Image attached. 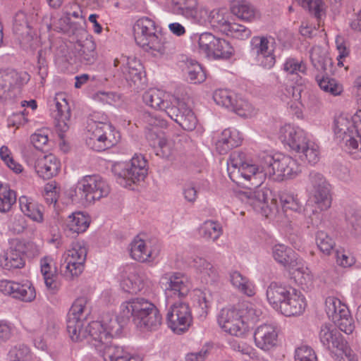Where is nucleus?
Listing matches in <instances>:
<instances>
[{
	"label": "nucleus",
	"instance_id": "obj_1",
	"mask_svg": "<svg viewBox=\"0 0 361 361\" xmlns=\"http://www.w3.org/2000/svg\"><path fill=\"white\" fill-rule=\"evenodd\" d=\"M230 178L238 183V176L248 181L251 185H261L267 178L274 181H283L295 178L301 172L297 160L288 155L268 153L260 154L257 159L242 161L240 154L233 153L228 161Z\"/></svg>",
	"mask_w": 361,
	"mask_h": 361
},
{
	"label": "nucleus",
	"instance_id": "obj_2",
	"mask_svg": "<svg viewBox=\"0 0 361 361\" xmlns=\"http://www.w3.org/2000/svg\"><path fill=\"white\" fill-rule=\"evenodd\" d=\"M261 315L262 311L257 309L253 303L243 301L235 305L221 308L216 316V321L224 332L244 338Z\"/></svg>",
	"mask_w": 361,
	"mask_h": 361
},
{
	"label": "nucleus",
	"instance_id": "obj_3",
	"mask_svg": "<svg viewBox=\"0 0 361 361\" xmlns=\"http://www.w3.org/2000/svg\"><path fill=\"white\" fill-rule=\"evenodd\" d=\"M267 298L274 309L286 317L300 316L307 307V299L300 290L275 282L268 286Z\"/></svg>",
	"mask_w": 361,
	"mask_h": 361
},
{
	"label": "nucleus",
	"instance_id": "obj_4",
	"mask_svg": "<svg viewBox=\"0 0 361 361\" xmlns=\"http://www.w3.org/2000/svg\"><path fill=\"white\" fill-rule=\"evenodd\" d=\"M334 132L354 159L361 158V110L357 111L350 118L343 115L336 117Z\"/></svg>",
	"mask_w": 361,
	"mask_h": 361
},
{
	"label": "nucleus",
	"instance_id": "obj_5",
	"mask_svg": "<svg viewBox=\"0 0 361 361\" xmlns=\"http://www.w3.org/2000/svg\"><path fill=\"white\" fill-rule=\"evenodd\" d=\"M91 311L90 301L87 297H79L72 304L67 315L66 329L73 341L84 340L87 334L84 326Z\"/></svg>",
	"mask_w": 361,
	"mask_h": 361
},
{
	"label": "nucleus",
	"instance_id": "obj_6",
	"mask_svg": "<svg viewBox=\"0 0 361 361\" xmlns=\"http://www.w3.org/2000/svg\"><path fill=\"white\" fill-rule=\"evenodd\" d=\"M165 39L161 30H158L155 23L147 17L137 20V45L145 51H161Z\"/></svg>",
	"mask_w": 361,
	"mask_h": 361
},
{
	"label": "nucleus",
	"instance_id": "obj_7",
	"mask_svg": "<svg viewBox=\"0 0 361 361\" xmlns=\"http://www.w3.org/2000/svg\"><path fill=\"white\" fill-rule=\"evenodd\" d=\"M110 190L109 185L101 176H85L77 183L75 196L78 200L91 203L106 197Z\"/></svg>",
	"mask_w": 361,
	"mask_h": 361
},
{
	"label": "nucleus",
	"instance_id": "obj_8",
	"mask_svg": "<svg viewBox=\"0 0 361 361\" xmlns=\"http://www.w3.org/2000/svg\"><path fill=\"white\" fill-rule=\"evenodd\" d=\"M111 125L106 123L92 122L87 127V145L92 149L101 152L115 145L119 136Z\"/></svg>",
	"mask_w": 361,
	"mask_h": 361
},
{
	"label": "nucleus",
	"instance_id": "obj_9",
	"mask_svg": "<svg viewBox=\"0 0 361 361\" xmlns=\"http://www.w3.org/2000/svg\"><path fill=\"white\" fill-rule=\"evenodd\" d=\"M310 183L307 207H314L313 213L328 209L331 204L330 185L322 174L315 171L310 173Z\"/></svg>",
	"mask_w": 361,
	"mask_h": 361
},
{
	"label": "nucleus",
	"instance_id": "obj_10",
	"mask_svg": "<svg viewBox=\"0 0 361 361\" xmlns=\"http://www.w3.org/2000/svg\"><path fill=\"white\" fill-rule=\"evenodd\" d=\"M160 284L167 303L186 298L192 288L190 280L180 272L164 274L161 277Z\"/></svg>",
	"mask_w": 361,
	"mask_h": 361
},
{
	"label": "nucleus",
	"instance_id": "obj_11",
	"mask_svg": "<svg viewBox=\"0 0 361 361\" xmlns=\"http://www.w3.org/2000/svg\"><path fill=\"white\" fill-rule=\"evenodd\" d=\"M169 8L173 14L200 24L209 22L212 16L214 18L219 13L215 9L209 12L206 7L200 5L198 0H171Z\"/></svg>",
	"mask_w": 361,
	"mask_h": 361
},
{
	"label": "nucleus",
	"instance_id": "obj_12",
	"mask_svg": "<svg viewBox=\"0 0 361 361\" xmlns=\"http://www.w3.org/2000/svg\"><path fill=\"white\" fill-rule=\"evenodd\" d=\"M276 42L271 35L255 36L250 41V51L259 66L266 69L273 68L276 62Z\"/></svg>",
	"mask_w": 361,
	"mask_h": 361
},
{
	"label": "nucleus",
	"instance_id": "obj_13",
	"mask_svg": "<svg viewBox=\"0 0 361 361\" xmlns=\"http://www.w3.org/2000/svg\"><path fill=\"white\" fill-rule=\"evenodd\" d=\"M166 319L169 328L175 334L186 332L193 320L189 304L183 301L173 302L169 307Z\"/></svg>",
	"mask_w": 361,
	"mask_h": 361
},
{
	"label": "nucleus",
	"instance_id": "obj_14",
	"mask_svg": "<svg viewBox=\"0 0 361 361\" xmlns=\"http://www.w3.org/2000/svg\"><path fill=\"white\" fill-rule=\"evenodd\" d=\"M162 322L158 308L151 302L137 298V330L142 332L157 331Z\"/></svg>",
	"mask_w": 361,
	"mask_h": 361
},
{
	"label": "nucleus",
	"instance_id": "obj_15",
	"mask_svg": "<svg viewBox=\"0 0 361 361\" xmlns=\"http://www.w3.org/2000/svg\"><path fill=\"white\" fill-rule=\"evenodd\" d=\"M87 250L83 243L75 242L63 255L61 271L68 279L78 277L84 270Z\"/></svg>",
	"mask_w": 361,
	"mask_h": 361
},
{
	"label": "nucleus",
	"instance_id": "obj_16",
	"mask_svg": "<svg viewBox=\"0 0 361 361\" xmlns=\"http://www.w3.org/2000/svg\"><path fill=\"white\" fill-rule=\"evenodd\" d=\"M25 245L23 243H17L14 247H11L6 253L0 259V265L4 269L11 270L13 269H20L24 267L25 261L23 256L27 257H34L39 254V250L35 244H28L27 248L32 249L34 252H29L25 251L23 248Z\"/></svg>",
	"mask_w": 361,
	"mask_h": 361
},
{
	"label": "nucleus",
	"instance_id": "obj_17",
	"mask_svg": "<svg viewBox=\"0 0 361 361\" xmlns=\"http://www.w3.org/2000/svg\"><path fill=\"white\" fill-rule=\"evenodd\" d=\"M279 139L291 151L297 152L301 149L310 137L308 133L300 126L288 123L280 128Z\"/></svg>",
	"mask_w": 361,
	"mask_h": 361
},
{
	"label": "nucleus",
	"instance_id": "obj_18",
	"mask_svg": "<svg viewBox=\"0 0 361 361\" xmlns=\"http://www.w3.org/2000/svg\"><path fill=\"white\" fill-rule=\"evenodd\" d=\"M30 75L26 72H17L13 70L0 72V102L11 99L15 88L26 84Z\"/></svg>",
	"mask_w": 361,
	"mask_h": 361
},
{
	"label": "nucleus",
	"instance_id": "obj_19",
	"mask_svg": "<svg viewBox=\"0 0 361 361\" xmlns=\"http://www.w3.org/2000/svg\"><path fill=\"white\" fill-rule=\"evenodd\" d=\"M0 291L6 295L23 302H31L36 297L32 284L29 281L23 283L14 281H0Z\"/></svg>",
	"mask_w": 361,
	"mask_h": 361
},
{
	"label": "nucleus",
	"instance_id": "obj_20",
	"mask_svg": "<svg viewBox=\"0 0 361 361\" xmlns=\"http://www.w3.org/2000/svg\"><path fill=\"white\" fill-rule=\"evenodd\" d=\"M255 346L264 352L275 348L279 343V329L271 324H262L258 326L253 334Z\"/></svg>",
	"mask_w": 361,
	"mask_h": 361
},
{
	"label": "nucleus",
	"instance_id": "obj_21",
	"mask_svg": "<svg viewBox=\"0 0 361 361\" xmlns=\"http://www.w3.org/2000/svg\"><path fill=\"white\" fill-rule=\"evenodd\" d=\"M219 13L215 14L214 18L213 16L211 18L209 23L217 27L219 30L229 37L238 39L246 40L252 35L251 30L243 25L230 22L224 19L219 10H216Z\"/></svg>",
	"mask_w": 361,
	"mask_h": 361
},
{
	"label": "nucleus",
	"instance_id": "obj_22",
	"mask_svg": "<svg viewBox=\"0 0 361 361\" xmlns=\"http://www.w3.org/2000/svg\"><path fill=\"white\" fill-rule=\"evenodd\" d=\"M179 99L159 89H150L143 95V101L153 109L164 111L169 116V111L176 106Z\"/></svg>",
	"mask_w": 361,
	"mask_h": 361
},
{
	"label": "nucleus",
	"instance_id": "obj_23",
	"mask_svg": "<svg viewBox=\"0 0 361 361\" xmlns=\"http://www.w3.org/2000/svg\"><path fill=\"white\" fill-rule=\"evenodd\" d=\"M159 245L156 239L144 233L137 235V262H153L159 255Z\"/></svg>",
	"mask_w": 361,
	"mask_h": 361
},
{
	"label": "nucleus",
	"instance_id": "obj_24",
	"mask_svg": "<svg viewBox=\"0 0 361 361\" xmlns=\"http://www.w3.org/2000/svg\"><path fill=\"white\" fill-rule=\"evenodd\" d=\"M176 106H173V109L169 111V116L180 125L185 130H192L195 128L197 120L186 104L182 101H176Z\"/></svg>",
	"mask_w": 361,
	"mask_h": 361
},
{
	"label": "nucleus",
	"instance_id": "obj_25",
	"mask_svg": "<svg viewBox=\"0 0 361 361\" xmlns=\"http://www.w3.org/2000/svg\"><path fill=\"white\" fill-rule=\"evenodd\" d=\"M147 137L150 145L155 149L157 156L170 159L176 154L174 143L166 139L164 132L157 128L152 129Z\"/></svg>",
	"mask_w": 361,
	"mask_h": 361
},
{
	"label": "nucleus",
	"instance_id": "obj_26",
	"mask_svg": "<svg viewBox=\"0 0 361 361\" xmlns=\"http://www.w3.org/2000/svg\"><path fill=\"white\" fill-rule=\"evenodd\" d=\"M54 100L55 109L53 111V116L56 121V127L59 131V136L62 139L63 133L69 128L67 122L71 118V109L63 94H57Z\"/></svg>",
	"mask_w": 361,
	"mask_h": 361
},
{
	"label": "nucleus",
	"instance_id": "obj_27",
	"mask_svg": "<svg viewBox=\"0 0 361 361\" xmlns=\"http://www.w3.org/2000/svg\"><path fill=\"white\" fill-rule=\"evenodd\" d=\"M73 54L75 63L84 65H92L97 59L96 44L92 39L86 38L83 41L77 42L74 45Z\"/></svg>",
	"mask_w": 361,
	"mask_h": 361
},
{
	"label": "nucleus",
	"instance_id": "obj_28",
	"mask_svg": "<svg viewBox=\"0 0 361 361\" xmlns=\"http://www.w3.org/2000/svg\"><path fill=\"white\" fill-rule=\"evenodd\" d=\"M268 190L264 188H256L253 191L245 192L246 202L257 212H260L266 217L271 216V211L268 209L267 199Z\"/></svg>",
	"mask_w": 361,
	"mask_h": 361
},
{
	"label": "nucleus",
	"instance_id": "obj_29",
	"mask_svg": "<svg viewBox=\"0 0 361 361\" xmlns=\"http://www.w3.org/2000/svg\"><path fill=\"white\" fill-rule=\"evenodd\" d=\"M135 157H133L131 161H133ZM133 162L130 164L121 162L115 164L112 167V171L115 176H116L117 183L123 187L133 190H134L133 185L135 184V171L133 170Z\"/></svg>",
	"mask_w": 361,
	"mask_h": 361
},
{
	"label": "nucleus",
	"instance_id": "obj_30",
	"mask_svg": "<svg viewBox=\"0 0 361 361\" xmlns=\"http://www.w3.org/2000/svg\"><path fill=\"white\" fill-rule=\"evenodd\" d=\"M60 161L52 154L39 158L35 164V171L44 179H49L56 176L60 169Z\"/></svg>",
	"mask_w": 361,
	"mask_h": 361
},
{
	"label": "nucleus",
	"instance_id": "obj_31",
	"mask_svg": "<svg viewBox=\"0 0 361 361\" xmlns=\"http://www.w3.org/2000/svg\"><path fill=\"white\" fill-rule=\"evenodd\" d=\"M84 330L87 331L84 339L88 338V342L96 349L102 347L104 344H106L108 340L111 339L109 333L104 329L102 324L98 321L89 323Z\"/></svg>",
	"mask_w": 361,
	"mask_h": 361
},
{
	"label": "nucleus",
	"instance_id": "obj_32",
	"mask_svg": "<svg viewBox=\"0 0 361 361\" xmlns=\"http://www.w3.org/2000/svg\"><path fill=\"white\" fill-rule=\"evenodd\" d=\"M243 135L236 129H225L220 139L216 144V147L219 154H226L230 149L241 145L243 142Z\"/></svg>",
	"mask_w": 361,
	"mask_h": 361
},
{
	"label": "nucleus",
	"instance_id": "obj_33",
	"mask_svg": "<svg viewBox=\"0 0 361 361\" xmlns=\"http://www.w3.org/2000/svg\"><path fill=\"white\" fill-rule=\"evenodd\" d=\"M291 277L302 289H308L313 286L314 276L300 258L293 268L288 270Z\"/></svg>",
	"mask_w": 361,
	"mask_h": 361
},
{
	"label": "nucleus",
	"instance_id": "obj_34",
	"mask_svg": "<svg viewBox=\"0 0 361 361\" xmlns=\"http://www.w3.org/2000/svg\"><path fill=\"white\" fill-rule=\"evenodd\" d=\"M319 336L322 345L331 353L345 342L342 336L330 324L322 326Z\"/></svg>",
	"mask_w": 361,
	"mask_h": 361
},
{
	"label": "nucleus",
	"instance_id": "obj_35",
	"mask_svg": "<svg viewBox=\"0 0 361 361\" xmlns=\"http://www.w3.org/2000/svg\"><path fill=\"white\" fill-rule=\"evenodd\" d=\"M272 256L278 263L282 264L288 271L293 268L300 259L291 248L283 244H278L273 247Z\"/></svg>",
	"mask_w": 361,
	"mask_h": 361
},
{
	"label": "nucleus",
	"instance_id": "obj_36",
	"mask_svg": "<svg viewBox=\"0 0 361 361\" xmlns=\"http://www.w3.org/2000/svg\"><path fill=\"white\" fill-rule=\"evenodd\" d=\"M230 9L238 18L251 22L258 17L257 11L247 0H232Z\"/></svg>",
	"mask_w": 361,
	"mask_h": 361
},
{
	"label": "nucleus",
	"instance_id": "obj_37",
	"mask_svg": "<svg viewBox=\"0 0 361 361\" xmlns=\"http://www.w3.org/2000/svg\"><path fill=\"white\" fill-rule=\"evenodd\" d=\"M13 30L20 43L27 44L32 40V29L28 24L25 13L19 12L16 13L14 18Z\"/></svg>",
	"mask_w": 361,
	"mask_h": 361
},
{
	"label": "nucleus",
	"instance_id": "obj_38",
	"mask_svg": "<svg viewBox=\"0 0 361 361\" xmlns=\"http://www.w3.org/2000/svg\"><path fill=\"white\" fill-rule=\"evenodd\" d=\"M19 204L20 210L25 215L37 223L43 221V207L41 204L27 196H21Z\"/></svg>",
	"mask_w": 361,
	"mask_h": 361
},
{
	"label": "nucleus",
	"instance_id": "obj_39",
	"mask_svg": "<svg viewBox=\"0 0 361 361\" xmlns=\"http://www.w3.org/2000/svg\"><path fill=\"white\" fill-rule=\"evenodd\" d=\"M280 202L283 213L290 215L293 213L300 214L303 209V204L298 194L286 192L280 195Z\"/></svg>",
	"mask_w": 361,
	"mask_h": 361
},
{
	"label": "nucleus",
	"instance_id": "obj_40",
	"mask_svg": "<svg viewBox=\"0 0 361 361\" xmlns=\"http://www.w3.org/2000/svg\"><path fill=\"white\" fill-rule=\"evenodd\" d=\"M192 267L202 282L208 283L216 276L217 272L213 265L202 257H196L193 260Z\"/></svg>",
	"mask_w": 361,
	"mask_h": 361
},
{
	"label": "nucleus",
	"instance_id": "obj_41",
	"mask_svg": "<svg viewBox=\"0 0 361 361\" xmlns=\"http://www.w3.org/2000/svg\"><path fill=\"white\" fill-rule=\"evenodd\" d=\"M230 281L232 286L240 293L249 297L255 294V286L253 283L239 271H234L230 273Z\"/></svg>",
	"mask_w": 361,
	"mask_h": 361
},
{
	"label": "nucleus",
	"instance_id": "obj_42",
	"mask_svg": "<svg viewBox=\"0 0 361 361\" xmlns=\"http://www.w3.org/2000/svg\"><path fill=\"white\" fill-rule=\"evenodd\" d=\"M90 219L82 212H74L66 220V228L73 233L85 232L90 226Z\"/></svg>",
	"mask_w": 361,
	"mask_h": 361
},
{
	"label": "nucleus",
	"instance_id": "obj_43",
	"mask_svg": "<svg viewBox=\"0 0 361 361\" xmlns=\"http://www.w3.org/2000/svg\"><path fill=\"white\" fill-rule=\"evenodd\" d=\"M193 39L197 41L200 52L203 53L207 57L212 58L213 49L216 44L218 43L219 37L210 32H203L200 35L195 34Z\"/></svg>",
	"mask_w": 361,
	"mask_h": 361
},
{
	"label": "nucleus",
	"instance_id": "obj_44",
	"mask_svg": "<svg viewBox=\"0 0 361 361\" xmlns=\"http://www.w3.org/2000/svg\"><path fill=\"white\" fill-rule=\"evenodd\" d=\"M285 92H282L279 97L281 99L286 102L290 109L295 111V114L300 113L302 103L301 99V91L298 88L291 86L285 88Z\"/></svg>",
	"mask_w": 361,
	"mask_h": 361
},
{
	"label": "nucleus",
	"instance_id": "obj_45",
	"mask_svg": "<svg viewBox=\"0 0 361 361\" xmlns=\"http://www.w3.org/2000/svg\"><path fill=\"white\" fill-rule=\"evenodd\" d=\"M296 153L300 154L302 160L311 165L316 164L320 159V149L319 145L310 138Z\"/></svg>",
	"mask_w": 361,
	"mask_h": 361
},
{
	"label": "nucleus",
	"instance_id": "obj_46",
	"mask_svg": "<svg viewBox=\"0 0 361 361\" xmlns=\"http://www.w3.org/2000/svg\"><path fill=\"white\" fill-rule=\"evenodd\" d=\"M317 82L321 90L332 96H340L343 92V85L334 78L326 75H318Z\"/></svg>",
	"mask_w": 361,
	"mask_h": 361
},
{
	"label": "nucleus",
	"instance_id": "obj_47",
	"mask_svg": "<svg viewBox=\"0 0 361 361\" xmlns=\"http://www.w3.org/2000/svg\"><path fill=\"white\" fill-rule=\"evenodd\" d=\"M192 300L193 305L200 309V314L206 316L212 302V295L210 293L201 289H195L192 293Z\"/></svg>",
	"mask_w": 361,
	"mask_h": 361
},
{
	"label": "nucleus",
	"instance_id": "obj_48",
	"mask_svg": "<svg viewBox=\"0 0 361 361\" xmlns=\"http://www.w3.org/2000/svg\"><path fill=\"white\" fill-rule=\"evenodd\" d=\"M99 322L102 324L104 329L109 333L112 338L121 332L122 325L120 324L118 317L112 313L104 312L102 314Z\"/></svg>",
	"mask_w": 361,
	"mask_h": 361
},
{
	"label": "nucleus",
	"instance_id": "obj_49",
	"mask_svg": "<svg viewBox=\"0 0 361 361\" xmlns=\"http://www.w3.org/2000/svg\"><path fill=\"white\" fill-rule=\"evenodd\" d=\"M344 309L349 310L347 305L342 302L337 298L329 296L325 300V311L332 321L338 319L340 315L343 314Z\"/></svg>",
	"mask_w": 361,
	"mask_h": 361
},
{
	"label": "nucleus",
	"instance_id": "obj_50",
	"mask_svg": "<svg viewBox=\"0 0 361 361\" xmlns=\"http://www.w3.org/2000/svg\"><path fill=\"white\" fill-rule=\"evenodd\" d=\"M16 201L15 191L12 190L7 184L0 182V212H8Z\"/></svg>",
	"mask_w": 361,
	"mask_h": 361
},
{
	"label": "nucleus",
	"instance_id": "obj_51",
	"mask_svg": "<svg viewBox=\"0 0 361 361\" xmlns=\"http://www.w3.org/2000/svg\"><path fill=\"white\" fill-rule=\"evenodd\" d=\"M200 235L206 240H216L222 234L221 225L214 221H204L199 228Z\"/></svg>",
	"mask_w": 361,
	"mask_h": 361
},
{
	"label": "nucleus",
	"instance_id": "obj_52",
	"mask_svg": "<svg viewBox=\"0 0 361 361\" xmlns=\"http://www.w3.org/2000/svg\"><path fill=\"white\" fill-rule=\"evenodd\" d=\"M238 94L228 89H218L213 94L215 103L228 109H231Z\"/></svg>",
	"mask_w": 361,
	"mask_h": 361
},
{
	"label": "nucleus",
	"instance_id": "obj_53",
	"mask_svg": "<svg viewBox=\"0 0 361 361\" xmlns=\"http://www.w3.org/2000/svg\"><path fill=\"white\" fill-rule=\"evenodd\" d=\"M282 70L287 75H299L301 73H305L307 67L302 61L296 58L288 57L284 61Z\"/></svg>",
	"mask_w": 361,
	"mask_h": 361
},
{
	"label": "nucleus",
	"instance_id": "obj_54",
	"mask_svg": "<svg viewBox=\"0 0 361 361\" xmlns=\"http://www.w3.org/2000/svg\"><path fill=\"white\" fill-rule=\"evenodd\" d=\"M241 117H251L255 114V109L247 100L238 94L231 109Z\"/></svg>",
	"mask_w": 361,
	"mask_h": 361
},
{
	"label": "nucleus",
	"instance_id": "obj_55",
	"mask_svg": "<svg viewBox=\"0 0 361 361\" xmlns=\"http://www.w3.org/2000/svg\"><path fill=\"white\" fill-rule=\"evenodd\" d=\"M51 262V258L45 257L41 259L40 267L46 286L49 289L53 290L56 288V285L54 283L55 271L52 270Z\"/></svg>",
	"mask_w": 361,
	"mask_h": 361
},
{
	"label": "nucleus",
	"instance_id": "obj_56",
	"mask_svg": "<svg viewBox=\"0 0 361 361\" xmlns=\"http://www.w3.org/2000/svg\"><path fill=\"white\" fill-rule=\"evenodd\" d=\"M102 354L105 361H112L125 353L123 348L111 343V339L108 340L106 344L97 349Z\"/></svg>",
	"mask_w": 361,
	"mask_h": 361
},
{
	"label": "nucleus",
	"instance_id": "obj_57",
	"mask_svg": "<svg viewBox=\"0 0 361 361\" xmlns=\"http://www.w3.org/2000/svg\"><path fill=\"white\" fill-rule=\"evenodd\" d=\"M316 243L319 250L325 255L329 256L335 247L334 240L324 231H318L316 233Z\"/></svg>",
	"mask_w": 361,
	"mask_h": 361
},
{
	"label": "nucleus",
	"instance_id": "obj_58",
	"mask_svg": "<svg viewBox=\"0 0 361 361\" xmlns=\"http://www.w3.org/2000/svg\"><path fill=\"white\" fill-rule=\"evenodd\" d=\"M338 328L346 334H351L355 330V323L349 310L344 309L343 314L333 321Z\"/></svg>",
	"mask_w": 361,
	"mask_h": 361
},
{
	"label": "nucleus",
	"instance_id": "obj_59",
	"mask_svg": "<svg viewBox=\"0 0 361 361\" xmlns=\"http://www.w3.org/2000/svg\"><path fill=\"white\" fill-rule=\"evenodd\" d=\"M335 361H358L357 356L345 341L339 348L331 353Z\"/></svg>",
	"mask_w": 361,
	"mask_h": 361
},
{
	"label": "nucleus",
	"instance_id": "obj_60",
	"mask_svg": "<svg viewBox=\"0 0 361 361\" xmlns=\"http://www.w3.org/2000/svg\"><path fill=\"white\" fill-rule=\"evenodd\" d=\"M233 53V49L231 44L224 39L219 38L218 43L216 44L213 49L212 58L218 59H228Z\"/></svg>",
	"mask_w": 361,
	"mask_h": 361
},
{
	"label": "nucleus",
	"instance_id": "obj_61",
	"mask_svg": "<svg viewBox=\"0 0 361 361\" xmlns=\"http://www.w3.org/2000/svg\"><path fill=\"white\" fill-rule=\"evenodd\" d=\"M335 259L336 264L342 268H350L356 262L355 257L343 247L335 250Z\"/></svg>",
	"mask_w": 361,
	"mask_h": 361
},
{
	"label": "nucleus",
	"instance_id": "obj_62",
	"mask_svg": "<svg viewBox=\"0 0 361 361\" xmlns=\"http://www.w3.org/2000/svg\"><path fill=\"white\" fill-rule=\"evenodd\" d=\"M8 356L9 360L29 361L30 359V350L25 345H17L9 350Z\"/></svg>",
	"mask_w": 361,
	"mask_h": 361
},
{
	"label": "nucleus",
	"instance_id": "obj_63",
	"mask_svg": "<svg viewBox=\"0 0 361 361\" xmlns=\"http://www.w3.org/2000/svg\"><path fill=\"white\" fill-rule=\"evenodd\" d=\"M0 158L14 172L20 173L23 171V166L13 159L12 153L7 146L4 145L0 148Z\"/></svg>",
	"mask_w": 361,
	"mask_h": 361
},
{
	"label": "nucleus",
	"instance_id": "obj_64",
	"mask_svg": "<svg viewBox=\"0 0 361 361\" xmlns=\"http://www.w3.org/2000/svg\"><path fill=\"white\" fill-rule=\"evenodd\" d=\"M295 361H317V357L311 347L302 345L295 351Z\"/></svg>",
	"mask_w": 361,
	"mask_h": 361
}]
</instances>
